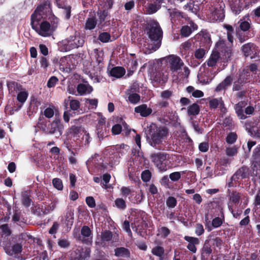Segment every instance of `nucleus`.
<instances>
[{"label": "nucleus", "mask_w": 260, "mask_h": 260, "mask_svg": "<svg viewBox=\"0 0 260 260\" xmlns=\"http://www.w3.org/2000/svg\"><path fill=\"white\" fill-rule=\"evenodd\" d=\"M98 15L100 20V22L102 23L105 20L107 16L108 15V12L105 10L100 11L98 13Z\"/></svg>", "instance_id": "obj_62"}, {"label": "nucleus", "mask_w": 260, "mask_h": 260, "mask_svg": "<svg viewBox=\"0 0 260 260\" xmlns=\"http://www.w3.org/2000/svg\"><path fill=\"white\" fill-rule=\"evenodd\" d=\"M198 39L207 46H209L211 42L210 36L206 30H202L197 35Z\"/></svg>", "instance_id": "obj_26"}, {"label": "nucleus", "mask_w": 260, "mask_h": 260, "mask_svg": "<svg viewBox=\"0 0 260 260\" xmlns=\"http://www.w3.org/2000/svg\"><path fill=\"white\" fill-rule=\"evenodd\" d=\"M151 252L161 259L164 253V249L162 247L157 246L152 249Z\"/></svg>", "instance_id": "obj_39"}, {"label": "nucleus", "mask_w": 260, "mask_h": 260, "mask_svg": "<svg viewBox=\"0 0 260 260\" xmlns=\"http://www.w3.org/2000/svg\"><path fill=\"white\" fill-rule=\"evenodd\" d=\"M200 111L199 106L197 104H193L188 107L187 113L189 115H196Z\"/></svg>", "instance_id": "obj_40"}, {"label": "nucleus", "mask_w": 260, "mask_h": 260, "mask_svg": "<svg viewBox=\"0 0 260 260\" xmlns=\"http://www.w3.org/2000/svg\"><path fill=\"white\" fill-rule=\"evenodd\" d=\"M170 230L166 227H161L158 230V235L162 237L166 238L170 234Z\"/></svg>", "instance_id": "obj_51"}, {"label": "nucleus", "mask_w": 260, "mask_h": 260, "mask_svg": "<svg viewBox=\"0 0 260 260\" xmlns=\"http://www.w3.org/2000/svg\"><path fill=\"white\" fill-rule=\"evenodd\" d=\"M68 103H69L70 108L72 110H77L80 108V103L77 100L70 99V98H69L68 100H64L66 105H67Z\"/></svg>", "instance_id": "obj_36"}, {"label": "nucleus", "mask_w": 260, "mask_h": 260, "mask_svg": "<svg viewBox=\"0 0 260 260\" xmlns=\"http://www.w3.org/2000/svg\"><path fill=\"white\" fill-rule=\"evenodd\" d=\"M141 178L144 182H148L151 178V173L148 170L143 171L141 174Z\"/></svg>", "instance_id": "obj_52"}, {"label": "nucleus", "mask_w": 260, "mask_h": 260, "mask_svg": "<svg viewBox=\"0 0 260 260\" xmlns=\"http://www.w3.org/2000/svg\"><path fill=\"white\" fill-rule=\"evenodd\" d=\"M222 69L214 70V69L206 68L205 66H202L200 70L198 77L199 81L203 84H209L215 75Z\"/></svg>", "instance_id": "obj_7"}, {"label": "nucleus", "mask_w": 260, "mask_h": 260, "mask_svg": "<svg viewBox=\"0 0 260 260\" xmlns=\"http://www.w3.org/2000/svg\"><path fill=\"white\" fill-rule=\"evenodd\" d=\"M81 234L84 238H87L83 240L84 243L87 244H90L91 243V231L88 226H83L81 229Z\"/></svg>", "instance_id": "obj_23"}, {"label": "nucleus", "mask_w": 260, "mask_h": 260, "mask_svg": "<svg viewBox=\"0 0 260 260\" xmlns=\"http://www.w3.org/2000/svg\"><path fill=\"white\" fill-rule=\"evenodd\" d=\"M57 5L59 8L62 9L63 10V13L65 15L66 19H69L71 16V6L69 5L60 4L59 3H57Z\"/></svg>", "instance_id": "obj_38"}, {"label": "nucleus", "mask_w": 260, "mask_h": 260, "mask_svg": "<svg viewBox=\"0 0 260 260\" xmlns=\"http://www.w3.org/2000/svg\"><path fill=\"white\" fill-rule=\"evenodd\" d=\"M115 255L117 257H129L130 252L128 249L124 247H119L115 249Z\"/></svg>", "instance_id": "obj_31"}, {"label": "nucleus", "mask_w": 260, "mask_h": 260, "mask_svg": "<svg viewBox=\"0 0 260 260\" xmlns=\"http://www.w3.org/2000/svg\"><path fill=\"white\" fill-rule=\"evenodd\" d=\"M76 57L77 56L70 55L61 58L59 60V69L66 72L73 70L77 64Z\"/></svg>", "instance_id": "obj_8"}, {"label": "nucleus", "mask_w": 260, "mask_h": 260, "mask_svg": "<svg viewBox=\"0 0 260 260\" xmlns=\"http://www.w3.org/2000/svg\"><path fill=\"white\" fill-rule=\"evenodd\" d=\"M150 79L154 86L157 87L159 84H163L168 80V74L162 71H157L153 73Z\"/></svg>", "instance_id": "obj_12"}, {"label": "nucleus", "mask_w": 260, "mask_h": 260, "mask_svg": "<svg viewBox=\"0 0 260 260\" xmlns=\"http://www.w3.org/2000/svg\"><path fill=\"white\" fill-rule=\"evenodd\" d=\"M187 92L191 93L192 96L196 98H202L204 96V92L200 90L195 89L192 86H189L186 88Z\"/></svg>", "instance_id": "obj_35"}, {"label": "nucleus", "mask_w": 260, "mask_h": 260, "mask_svg": "<svg viewBox=\"0 0 260 260\" xmlns=\"http://www.w3.org/2000/svg\"><path fill=\"white\" fill-rule=\"evenodd\" d=\"M68 136L73 138L77 145L83 146L88 145L91 138L89 134L81 127L73 126L68 131Z\"/></svg>", "instance_id": "obj_5"}, {"label": "nucleus", "mask_w": 260, "mask_h": 260, "mask_svg": "<svg viewBox=\"0 0 260 260\" xmlns=\"http://www.w3.org/2000/svg\"><path fill=\"white\" fill-rule=\"evenodd\" d=\"M118 240V235L113 236L112 233L109 231H105L101 233V242H97L100 245L105 246L106 245V242L111 241V243L117 242Z\"/></svg>", "instance_id": "obj_15"}, {"label": "nucleus", "mask_w": 260, "mask_h": 260, "mask_svg": "<svg viewBox=\"0 0 260 260\" xmlns=\"http://www.w3.org/2000/svg\"><path fill=\"white\" fill-rule=\"evenodd\" d=\"M240 29L243 31H246L249 29L251 24V21L248 15L241 18L238 22Z\"/></svg>", "instance_id": "obj_17"}, {"label": "nucleus", "mask_w": 260, "mask_h": 260, "mask_svg": "<svg viewBox=\"0 0 260 260\" xmlns=\"http://www.w3.org/2000/svg\"><path fill=\"white\" fill-rule=\"evenodd\" d=\"M90 252L89 248H78L72 252L71 258L72 260H85L89 257Z\"/></svg>", "instance_id": "obj_14"}, {"label": "nucleus", "mask_w": 260, "mask_h": 260, "mask_svg": "<svg viewBox=\"0 0 260 260\" xmlns=\"http://www.w3.org/2000/svg\"><path fill=\"white\" fill-rule=\"evenodd\" d=\"M166 204L169 208H174L177 204V200L175 198L170 197L167 200Z\"/></svg>", "instance_id": "obj_49"}, {"label": "nucleus", "mask_w": 260, "mask_h": 260, "mask_svg": "<svg viewBox=\"0 0 260 260\" xmlns=\"http://www.w3.org/2000/svg\"><path fill=\"white\" fill-rule=\"evenodd\" d=\"M0 231H2L3 235L6 236H8L11 234V231L7 224L2 225L0 227Z\"/></svg>", "instance_id": "obj_55"}, {"label": "nucleus", "mask_w": 260, "mask_h": 260, "mask_svg": "<svg viewBox=\"0 0 260 260\" xmlns=\"http://www.w3.org/2000/svg\"><path fill=\"white\" fill-rule=\"evenodd\" d=\"M242 50L245 56H249L251 58L260 56V52L258 48L253 44L248 43L244 45Z\"/></svg>", "instance_id": "obj_13"}, {"label": "nucleus", "mask_w": 260, "mask_h": 260, "mask_svg": "<svg viewBox=\"0 0 260 260\" xmlns=\"http://www.w3.org/2000/svg\"><path fill=\"white\" fill-rule=\"evenodd\" d=\"M200 151L203 152H207L209 149V144L207 142H202L199 146Z\"/></svg>", "instance_id": "obj_61"}, {"label": "nucleus", "mask_w": 260, "mask_h": 260, "mask_svg": "<svg viewBox=\"0 0 260 260\" xmlns=\"http://www.w3.org/2000/svg\"><path fill=\"white\" fill-rule=\"evenodd\" d=\"M58 110L57 107L53 105H50L44 110L43 114L46 117L51 118L54 115L57 116L58 114Z\"/></svg>", "instance_id": "obj_27"}, {"label": "nucleus", "mask_w": 260, "mask_h": 260, "mask_svg": "<svg viewBox=\"0 0 260 260\" xmlns=\"http://www.w3.org/2000/svg\"><path fill=\"white\" fill-rule=\"evenodd\" d=\"M59 19L53 13L48 0L39 5L31 15L30 25L40 36H52L58 26Z\"/></svg>", "instance_id": "obj_1"}, {"label": "nucleus", "mask_w": 260, "mask_h": 260, "mask_svg": "<svg viewBox=\"0 0 260 260\" xmlns=\"http://www.w3.org/2000/svg\"><path fill=\"white\" fill-rule=\"evenodd\" d=\"M110 178L111 176L109 174H106L103 175L102 184L104 186L105 188H109V186L107 184L109 182Z\"/></svg>", "instance_id": "obj_56"}, {"label": "nucleus", "mask_w": 260, "mask_h": 260, "mask_svg": "<svg viewBox=\"0 0 260 260\" xmlns=\"http://www.w3.org/2000/svg\"><path fill=\"white\" fill-rule=\"evenodd\" d=\"M74 222V212L72 210L68 211L64 216V223L68 226H71Z\"/></svg>", "instance_id": "obj_34"}, {"label": "nucleus", "mask_w": 260, "mask_h": 260, "mask_svg": "<svg viewBox=\"0 0 260 260\" xmlns=\"http://www.w3.org/2000/svg\"><path fill=\"white\" fill-rule=\"evenodd\" d=\"M168 12L172 21H176V20H180L181 18L184 17L183 13L176 9H168Z\"/></svg>", "instance_id": "obj_30"}, {"label": "nucleus", "mask_w": 260, "mask_h": 260, "mask_svg": "<svg viewBox=\"0 0 260 260\" xmlns=\"http://www.w3.org/2000/svg\"><path fill=\"white\" fill-rule=\"evenodd\" d=\"M125 73V70L122 67H117L112 68L110 71V76L119 78L122 77Z\"/></svg>", "instance_id": "obj_29"}, {"label": "nucleus", "mask_w": 260, "mask_h": 260, "mask_svg": "<svg viewBox=\"0 0 260 260\" xmlns=\"http://www.w3.org/2000/svg\"><path fill=\"white\" fill-rule=\"evenodd\" d=\"M135 112L142 117H147L151 114L152 110L146 104H142L135 108Z\"/></svg>", "instance_id": "obj_20"}, {"label": "nucleus", "mask_w": 260, "mask_h": 260, "mask_svg": "<svg viewBox=\"0 0 260 260\" xmlns=\"http://www.w3.org/2000/svg\"><path fill=\"white\" fill-rule=\"evenodd\" d=\"M164 0H140V3L145 7L147 14L156 12L160 8Z\"/></svg>", "instance_id": "obj_10"}, {"label": "nucleus", "mask_w": 260, "mask_h": 260, "mask_svg": "<svg viewBox=\"0 0 260 260\" xmlns=\"http://www.w3.org/2000/svg\"><path fill=\"white\" fill-rule=\"evenodd\" d=\"M52 183L55 188L61 190L63 188L62 181L59 178H54L52 180Z\"/></svg>", "instance_id": "obj_48"}, {"label": "nucleus", "mask_w": 260, "mask_h": 260, "mask_svg": "<svg viewBox=\"0 0 260 260\" xmlns=\"http://www.w3.org/2000/svg\"><path fill=\"white\" fill-rule=\"evenodd\" d=\"M28 96V93L25 90H20L17 96V99L19 102L23 104L26 100Z\"/></svg>", "instance_id": "obj_41"}, {"label": "nucleus", "mask_w": 260, "mask_h": 260, "mask_svg": "<svg viewBox=\"0 0 260 260\" xmlns=\"http://www.w3.org/2000/svg\"><path fill=\"white\" fill-rule=\"evenodd\" d=\"M96 24V22L94 18H88L85 23V28L86 29H93L94 28Z\"/></svg>", "instance_id": "obj_42"}, {"label": "nucleus", "mask_w": 260, "mask_h": 260, "mask_svg": "<svg viewBox=\"0 0 260 260\" xmlns=\"http://www.w3.org/2000/svg\"><path fill=\"white\" fill-rule=\"evenodd\" d=\"M237 139V135L234 133H231L227 136L226 141L228 144H232L236 142Z\"/></svg>", "instance_id": "obj_47"}, {"label": "nucleus", "mask_w": 260, "mask_h": 260, "mask_svg": "<svg viewBox=\"0 0 260 260\" xmlns=\"http://www.w3.org/2000/svg\"><path fill=\"white\" fill-rule=\"evenodd\" d=\"M185 10H188L190 12L197 14L199 10V7L198 5L194 4L193 3H189L184 6Z\"/></svg>", "instance_id": "obj_37"}, {"label": "nucleus", "mask_w": 260, "mask_h": 260, "mask_svg": "<svg viewBox=\"0 0 260 260\" xmlns=\"http://www.w3.org/2000/svg\"><path fill=\"white\" fill-rule=\"evenodd\" d=\"M231 47L227 46L224 41H219L216 44L215 50L206 61L208 67H214L219 61L221 56H222L224 59H227L231 57Z\"/></svg>", "instance_id": "obj_4"}, {"label": "nucleus", "mask_w": 260, "mask_h": 260, "mask_svg": "<svg viewBox=\"0 0 260 260\" xmlns=\"http://www.w3.org/2000/svg\"><path fill=\"white\" fill-rule=\"evenodd\" d=\"M99 40L103 43H107L110 41L111 35L107 32H103L100 34Z\"/></svg>", "instance_id": "obj_44"}, {"label": "nucleus", "mask_w": 260, "mask_h": 260, "mask_svg": "<svg viewBox=\"0 0 260 260\" xmlns=\"http://www.w3.org/2000/svg\"><path fill=\"white\" fill-rule=\"evenodd\" d=\"M249 169L248 168L244 167L239 169L236 174L234 175L233 178L236 177L237 178H245L248 176Z\"/></svg>", "instance_id": "obj_33"}, {"label": "nucleus", "mask_w": 260, "mask_h": 260, "mask_svg": "<svg viewBox=\"0 0 260 260\" xmlns=\"http://www.w3.org/2000/svg\"><path fill=\"white\" fill-rule=\"evenodd\" d=\"M181 174L179 172H175L171 173L169 175L170 179L173 181H177L180 179Z\"/></svg>", "instance_id": "obj_53"}, {"label": "nucleus", "mask_w": 260, "mask_h": 260, "mask_svg": "<svg viewBox=\"0 0 260 260\" xmlns=\"http://www.w3.org/2000/svg\"><path fill=\"white\" fill-rule=\"evenodd\" d=\"M122 130L121 126L120 124H115L112 127V132L114 135H118L120 133Z\"/></svg>", "instance_id": "obj_63"}, {"label": "nucleus", "mask_w": 260, "mask_h": 260, "mask_svg": "<svg viewBox=\"0 0 260 260\" xmlns=\"http://www.w3.org/2000/svg\"><path fill=\"white\" fill-rule=\"evenodd\" d=\"M77 90L78 93L80 95H82L91 93L93 88L88 84L81 83L78 85Z\"/></svg>", "instance_id": "obj_25"}, {"label": "nucleus", "mask_w": 260, "mask_h": 260, "mask_svg": "<svg viewBox=\"0 0 260 260\" xmlns=\"http://www.w3.org/2000/svg\"><path fill=\"white\" fill-rule=\"evenodd\" d=\"M58 81V80L56 77L52 76L49 79L47 82V86L49 88L53 87L56 85Z\"/></svg>", "instance_id": "obj_54"}, {"label": "nucleus", "mask_w": 260, "mask_h": 260, "mask_svg": "<svg viewBox=\"0 0 260 260\" xmlns=\"http://www.w3.org/2000/svg\"><path fill=\"white\" fill-rule=\"evenodd\" d=\"M204 232V230L202 224L197 223L196 225L195 233L198 236L202 235Z\"/></svg>", "instance_id": "obj_58"}, {"label": "nucleus", "mask_w": 260, "mask_h": 260, "mask_svg": "<svg viewBox=\"0 0 260 260\" xmlns=\"http://www.w3.org/2000/svg\"><path fill=\"white\" fill-rule=\"evenodd\" d=\"M40 62L41 68H43L44 69H45L48 67L49 64L48 61L45 57H41Z\"/></svg>", "instance_id": "obj_64"}, {"label": "nucleus", "mask_w": 260, "mask_h": 260, "mask_svg": "<svg viewBox=\"0 0 260 260\" xmlns=\"http://www.w3.org/2000/svg\"><path fill=\"white\" fill-rule=\"evenodd\" d=\"M184 239L188 242V244L187 246V248L193 253H195L197 251L196 246L199 244L198 238L185 236Z\"/></svg>", "instance_id": "obj_19"}, {"label": "nucleus", "mask_w": 260, "mask_h": 260, "mask_svg": "<svg viewBox=\"0 0 260 260\" xmlns=\"http://www.w3.org/2000/svg\"><path fill=\"white\" fill-rule=\"evenodd\" d=\"M169 155L165 153H157L151 155V159L160 172H165L168 169Z\"/></svg>", "instance_id": "obj_6"}, {"label": "nucleus", "mask_w": 260, "mask_h": 260, "mask_svg": "<svg viewBox=\"0 0 260 260\" xmlns=\"http://www.w3.org/2000/svg\"><path fill=\"white\" fill-rule=\"evenodd\" d=\"M189 24V25H185L182 26L181 29V34L182 36L188 37L193 31L197 29L198 26L193 22H190Z\"/></svg>", "instance_id": "obj_18"}, {"label": "nucleus", "mask_w": 260, "mask_h": 260, "mask_svg": "<svg viewBox=\"0 0 260 260\" xmlns=\"http://www.w3.org/2000/svg\"><path fill=\"white\" fill-rule=\"evenodd\" d=\"M231 10L235 15L239 14L242 11V3L240 0H236L230 4Z\"/></svg>", "instance_id": "obj_32"}, {"label": "nucleus", "mask_w": 260, "mask_h": 260, "mask_svg": "<svg viewBox=\"0 0 260 260\" xmlns=\"http://www.w3.org/2000/svg\"><path fill=\"white\" fill-rule=\"evenodd\" d=\"M66 51L82 46L84 44V40L80 36H71L63 40L61 42Z\"/></svg>", "instance_id": "obj_9"}, {"label": "nucleus", "mask_w": 260, "mask_h": 260, "mask_svg": "<svg viewBox=\"0 0 260 260\" xmlns=\"http://www.w3.org/2000/svg\"><path fill=\"white\" fill-rule=\"evenodd\" d=\"M223 222V219L221 218L220 217H215L212 220V225L214 228H218L220 226Z\"/></svg>", "instance_id": "obj_57"}, {"label": "nucleus", "mask_w": 260, "mask_h": 260, "mask_svg": "<svg viewBox=\"0 0 260 260\" xmlns=\"http://www.w3.org/2000/svg\"><path fill=\"white\" fill-rule=\"evenodd\" d=\"M63 130V126L60 123V121L58 118H56L50 124L49 127V133L54 134L55 132L59 133V136H60L62 134Z\"/></svg>", "instance_id": "obj_16"}, {"label": "nucleus", "mask_w": 260, "mask_h": 260, "mask_svg": "<svg viewBox=\"0 0 260 260\" xmlns=\"http://www.w3.org/2000/svg\"><path fill=\"white\" fill-rule=\"evenodd\" d=\"M238 148L236 146L228 147L225 150L226 154L229 156H234L237 155Z\"/></svg>", "instance_id": "obj_45"}, {"label": "nucleus", "mask_w": 260, "mask_h": 260, "mask_svg": "<svg viewBox=\"0 0 260 260\" xmlns=\"http://www.w3.org/2000/svg\"><path fill=\"white\" fill-rule=\"evenodd\" d=\"M166 60L172 72H177L183 66L181 58L176 55H170L165 57Z\"/></svg>", "instance_id": "obj_11"}, {"label": "nucleus", "mask_w": 260, "mask_h": 260, "mask_svg": "<svg viewBox=\"0 0 260 260\" xmlns=\"http://www.w3.org/2000/svg\"><path fill=\"white\" fill-rule=\"evenodd\" d=\"M126 93L127 96L128 101L131 104H137L140 102V96L138 94L134 92L132 87L128 89Z\"/></svg>", "instance_id": "obj_22"}, {"label": "nucleus", "mask_w": 260, "mask_h": 260, "mask_svg": "<svg viewBox=\"0 0 260 260\" xmlns=\"http://www.w3.org/2000/svg\"><path fill=\"white\" fill-rule=\"evenodd\" d=\"M149 40L148 43L144 44L145 53L149 54L157 50L160 46L162 37V31L159 24L154 20H150L146 28Z\"/></svg>", "instance_id": "obj_2"}, {"label": "nucleus", "mask_w": 260, "mask_h": 260, "mask_svg": "<svg viewBox=\"0 0 260 260\" xmlns=\"http://www.w3.org/2000/svg\"><path fill=\"white\" fill-rule=\"evenodd\" d=\"M147 140L149 144L158 149H162V146L166 143L169 132L165 126L157 127L155 124H151L146 131Z\"/></svg>", "instance_id": "obj_3"}, {"label": "nucleus", "mask_w": 260, "mask_h": 260, "mask_svg": "<svg viewBox=\"0 0 260 260\" xmlns=\"http://www.w3.org/2000/svg\"><path fill=\"white\" fill-rule=\"evenodd\" d=\"M114 203L115 206L120 210H124L126 208V203L123 199H116L115 200Z\"/></svg>", "instance_id": "obj_43"}, {"label": "nucleus", "mask_w": 260, "mask_h": 260, "mask_svg": "<svg viewBox=\"0 0 260 260\" xmlns=\"http://www.w3.org/2000/svg\"><path fill=\"white\" fill-rule=\"evenodd\" d=\"M5 250L8 254L13 255L21 252L22 251V246L19 244H15L12 247L6 245L5 246Z\"/></svg>", "instance_id": "obj_24"}, {"label": "nucleus", "mask_w": 260, "mask_h": 260, "mask_svg": "<svg viewBox=\"0 0 260 260\" xmlns=\"http://www.w3.org/2000/svg\"><path fill=\"white\" fill-rule=\"evenodd\" d=\"M172 95V92L171 90H166L161 92L160 95L162 99L165 100L169 99Z\"/></svg>", "instance_id": "obj_60"}, {"label": "nucleus", "mask_w": 260, "mask_h": 260, "mask_svg": "<svg viewBox=\"0 0 260 260\" xmlns=\"http://www.w3.org/2000/svg\"><path fill=\"white\" fill-rule=\"evenodd\" d=\"M86 203L90 208H93L95 206V202L92 197H88L86 198Z\"/></svg>", "instance_id": "obj_59"}, {"label": "nucleus", "mask_w": 260, "mask_h": 260, "mask_svg": "<svg viewBox=\"0 0 260 260\" xmlns=\"http://www.w3.org/2000/svg\"><path fill=\"white\" fill-rule=\"evenodd\" d=\"M206 54V51L204 49L199 48L194 52V56L197 59H202Z\"/></svg>", "instance_id": "obj_50"}, {"label": "nucleus", "mask_w": 260, "mask_h": 260, "mask_svg": "<svg viewBox=\"0 0 260 260\" xmlns=\"http://www.w3.org/2000/svg\"><path fill=\"white\" fill-rule=\"evenodd\" d=\"M240 104H236L235 106V109L238 116L241 119H244L246 116L244 114L242 108L240 107Z\"/></svg>", "instance_id": "obj_46"}, {"label": "nucleus", "mask_w": 260, "mask_h": 260, "mask_svg": "<svg viewBox=\"0 0 260 260\" xmlns=\"http://www.w3.org/2000/svg\"><path fill=\"white\" fill-rule=\"evenodd\" d=\"M232 81L233 79L231 76H229L226 77L221 83L218 85L215 89V91L219 92L222 90L225 89L231 85Z\"/></svg>", "instance_id": "obj_28"}, {"label": "nucleus", "mask_w": 260, "mask_h": 260, "mask_svg": "<svg viewBox=\"0 0 260 260\" xmlns=\"http://www.w3.org/2000/svg\"><path fill=\"white\" fill-rule=\"evenodd\" d=\"M209 106L211 108L213 109L216 108L219 106L222 113H225L226 112V109L221 98L210 100L209 101Z\"/></svg>", "instance_id": "obj_21"}]
</instances>
